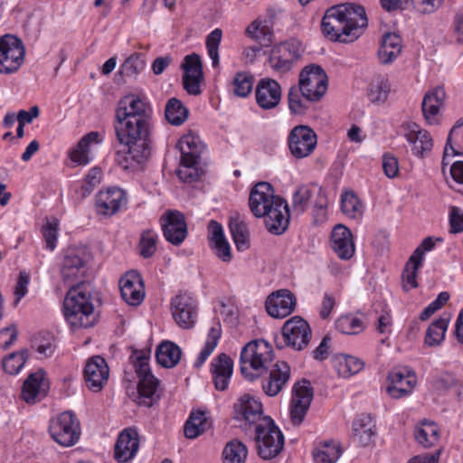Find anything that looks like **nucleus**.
Instances as JSON below:
<instances>
[{
    "mask_svg": "<svg viewBox=\"0 0 463 463\" xmlns=\"http://www.w3.org/2000/svg\"><path fill=\"white\" fill-rule=\"evenodd\" d=\"M364 8L346 3L328 8L322 19L321 29L331 41L349 43L357 40L367 27Z\"/></svg>",
    "mask_w": 463,
    "mask_h": 463,
    "instance_id": "obj_1",
    "label": "nucleus"
},
{
    "mask_svg": "<svg viewBox=\"0 0 463 463\" xmlns=\"http://www.w3.org/2000/svg\"><path fill=\"white\" fill-rule=\"evenodd\" d=\"M249 206L257 218H264L267 230L276 235L282 234L289 223V208L286 200L274 194L267 182L255 184L250 194Z\"/></svg>",
    "mask_w": 463,
    "mask_h": 463,
    "instance_id": "obj_2",
    "label": "nucleus"
},
{
    "mask_svg": "<svg viewBox=\"0 0 463 463\" xmlns=\"http://www.w3.org/2000/svg\"><path fill=\"white\" fill-rule=\"evenodd\" d=\"M114 129L118 142L128 147L133 160L141 164L148 158L151 119L115 118Z\"/></svg>",
    "mask_w": 463,
    "mask_h": 463,
    "instance_id": "obj_3",
    "label": "nucleus"
},
{
    "mask_svg": "<svg viewBox=\"0 0 463 463\" xmlns=\"http://www.w3.org/2000/svg\"><path fill=\"white\" fill-rule=\"evenodd\" d=\"M64 317L72 330L93 326L97 322L91 295L85 285L72 286L64 299Z\"/></svg>",
    "mask_w": 463,
    "mask_h": 463,
    "instance_id": "obj_4",
    "label": "nucleus"
},
{
    "mask_svg": "<svg viewBox=\"0 0 463 463\" xmlns=\"http://www.w3.org/2000/svg\"><path fill=\"white\" fill-rule=\"evenodd\" d=\"M177 147L181 153L180 165L176 170L178 177L185 183L197 181L200 177L198 164L204 150L200 137L189 132L180 138Z\"/></svg>",
    "mask_w": 463,
    "mask_h": 463,
    "instance_id": "obj_5",
    "label": "nucleus"
},
{
    "mask_svg": "<svg viewBox=\"0 0 463 463\" xmlns=\"http://www.w3.org/2000/svg\"><path fill=\"white\" fill-rule=\"evenodd\" d=\"M138 377L137 402L145 407H152L160 399V382L149 368L146 352L136 351L130 357Z\"/></svg>",
    "mask_w": 463,
    "mask_h": 463,
    "instance_id": "obj_6",
    "label": "nucleus"
},
{
    "mask_svg": "<svg viewBox=\"0 0 463 463\" xmlns=\"http://www.w3.org/2000/svg\"><path fill=\"white\" fill-rule=\"evenodd\" d=\"M272 360L273 350L268 342L251 341L241 352V372L246 379L253 381L259 373L271 365Z\"/></svg>",
    "mask_w": 463,
    "mask_h": 463,
    "instance_id": "obj_7",
    "label": "nucleus"
},
{
    "mask_svg": "<svg viewBox=\"0 0 463 463\" xmlns=\"http://www.w3.org/2000/svg\"><path fill=\"white\" fill-rule=\"evenodd\" d=\"M258 453L264 459L276 457L283 449L284 436L270 417L263 418L255 426Z\"/></svg>",
    "mask_w": 463,
    "mask_h": 463,
    "instance_id": "obj_8",
    "label": "nucleus"
},
{
    "mask_svg": "<svg viewBox=\"0 0 463 463\" xmlns=\"http://www.w3.org/2000/svg\"><path fill=\"white\" fill-rule=\"evenodd\" d=\"M49 432L61 446L71 447L80 439V424L74 413L64 411L51 420Z\"/></svg>",
    "mask_w": 463,
    "mask_h": 463,
    "instance_id": "obj_9",
    "label": "nucleus"
},
{
    "mask_svg": "<svg viewBox=\"0 0 463 463\" xmlns=\"http://www.w3.org/2000/svg\"><path fill=\"white\" fill-rule=\"evenodd\" d=\"M25 50L23 42L14 35L0 37V74L16 72L24 61Z\"/></svg>",
    "mask_w": 463,
    "mask_h": 463,
    "instance_id": "obj_10",
    "label": "nucleus"
},
{
    "mask_svg": "<svg viewBox=\"0 0 463 463\" xmlns=\"http://www.w3.org/2000/svg\"><path fill=\"white\" fill-rule=\"evenodd\" d=\"M295 87L302 91V96L318 101L326 92L327 76L322 67L308 65L301 71L298 85Z\"/></svg>",
    "mask_w": 463,
    "mask_h": 463,
    "instance_id": "obj_11",
    "label": "nucleus"
},
{
    "mask_svg": "<svg viewBox=\"0 0 463 463\" xmlns=\"http://www.w3.org/2000/svg\"><path fill=\"white\" fill-rule=\"evenodd\" d=\"M89 253L83 249H73L66 253L62 267L61 279L70 288L72 286L84 285L83 278L87 272Z\"/></svg>",
    "mask_w": 463,
    "mask_h": 463,
    "instance_id": "obj_12",
    "label": "nucleus"
},
{
    "mask_svg": "<svg viewBox=\"0 0 463 463\" xmlns=\"http://www.w3.org/2000/svg\"><path fill=\"white\" fill-rule=\"evenodd\" d=\"M303 52L301 43L296 39L280 43L273 47L269 56L270 67L279 73L289 71Z\"/></svg>",
    "mask_w": 463,
    "mask_h": 463,
    "instance_id": "obj_13",
    "label": "nucleus"
},
{
    "mask_svg": "<svg viewBox=\"0 0 463 463\" xmlns=\"http://www.w3.org/2000/svg\"><path fill=\"white\" fill-rule=\"evenodd\" d=\"M314 391L309 381L302 379L292 388L289 415L292 423L299 426L306 417L313 400Z\"/></svg>",
    "mask_w": 463,
    "mask_h": 463,
    "instance_id": "obj_14",
    "label": "nucleus"
},
{
    "mask_svg": "<svg viewBox=\"0 0 463 463\" xmlns=\"http://www.w3.org/2000/svg\"><path fill=\"white\" fill-rule=\"evenodd\" d=\"M170 309L178 326L183 329L194 326L197 318V302L192 295L180 292L171 299Z\"/></svg>",
    "mask_w": 463,
    "mask_h": 463,
    "instance_id": "obj_15",
    "label": "nucleus"
},
{
    "mask_svg": "<svg viewBox=\"0 0 463 463\" xmlns=\"http://www.w3.org/2000/svg\"><path fill=\"white\" fill-rule=\"evenodd\" d=\"M291 155L298 159L309 156L317 144L315 131L307 126L299 125L291 129L288 137Z\"/></svg>",
    "mask_w": 463,
    "mask_h": 463,
    "instance_id": "obj_16",
    "label": "nucleus"
},
{
    "mask_svg": "<svg viewBox=\"0 0 463 463\" xmlns=\"http://www.w3.org/2000/svg\"><path fill=\"white\" fill-rule=\"evenodd\" d=\"M282 337L288 346L300 351L307 346L311 339V328L306 320L296 316L284 324Z\"/></svg>",
    "mask_w": 463,
    "mask_h": 463,
    "instance_id": "obj_17",
    "label": "nucleus"
},
{
    "mask_svg": "<svg viewBox=\"0 0 463 463\" xmlns=\"http://www.w3.org/2000/svg\"><path fill=\"white\" fill-rule=\"evenodd\" d=\"M160 223L165 239L171 244L179 246L187 237L186 222L179 211H166L161 216Z\"/></svg>",
    "mask_w": 463,
    "mask_h": 463,
    "instance_id": "obj_18",
    "label": "nucleus"
},
{
    "mask_svg": "<svg viewBox=\"0 0 463 463\" xmlns=\"http://www.w3.org/2000/svg\"><path fill=\"white\" fill-rule=\"evenodd\" d=\"M402 128L405 139L411 145V152L415 156L423 158L431 152L433 139L427 130L412 121L404 122Z\"/></svg>",
    "mask_w": 463,
    "mask_h": 463,
    "instance_id": "obj_19",
    "label": "nucleus"
},
{
    "mask_svg": "<svg viewBox=\"0 0 463 463\" xmlns=\"http://www.w3.org/2000/svg\"><path fill=\"white\" fill-rule=\"evenodd\" d=\"M128 202L124 190L118 187H110L99 191L96 195V210L98 214L112 216L118 213Z\"/></svg>",
    "mask_w": 463,
    "mask_h": 463,
    "instance_id": "obj_20",
    "label": "nucleus"
},
{
    "mask_svg": "<svg viewBox=\"0 0 463 463\" xmlns=\"http://www.w3.org/2000/svg\"><path fill=\"white\" fill-rule=\"evenodd\" d=\"M182 68L184 70V89L191 95L200 94V84L203 78L200 56L196 53L186 55L182 63Z\"/></svg>",
    "mask_w": 463,
    "mask_h": 463,
    "instance_id": "obj_21",
    "label": "nucleus"
},
{
    "mask_svg": "<svg viewBox=\"0 0 463 463\" xmlns=\"http://www.w3.org/2000/svg\"><path fill=\"white\" fill-rule=\"evenodd\" d=\"M115 118L151 119V109L138 96L127 95L119 100Z\"/></svg>",
    "mask_w": 463,
    "mask_h": 463,
    "instance_id": "obj_22",
    "label": "nucleus"
},
{
    "mask_svg": "<svg viewBox=\"0 0 463 463\" xmlns=\"http://www.w3.org/2000/svg\"><path fill=\"white\" fill-rule=\"evenodd\" d=\"M297 299L288 289L272 292L266 300V310L274 318H284L290 315L296 307Z\"/></svg>",
    "mask_w": 463,
    "mask_h": 463,
    "instance_id": "obj_23",
    "label": "nucleus"
},
{
    "mask_svg": "<svg viewBox=\"0 0 463 463\" xmlns=\"http://www.w3.org/2000/svg\"><path fill=\"white\" fill-rule=\"evenodd\" d=\"M388 381L386 391L391 397L395 399L408 395L416 384L414 373L406 367L391 371Z\"/></svg>",
    "mask_w": 463,
    "mask_h": 463,
    "instance_id": "obj_24",
    "label": "nucleus"
},
{
    "mask_svg": "<svg viewBox=\"0 0 463 463\" xmlns=\"http://www.w3.org/2000/svg\"><path fill=\"white\" fill-rule=\"evenodd\" d=\"M109 369L106 360L96 355L90 358L84 368V379L88 388L93 392H99L107 383Z\"/></svg>",
    "mask_w": 463,
    "mask_h": 463,
    "instance_id": "obj_25",
    "label": "nucleus"
},
{
    "mask_svg": "<svg viewBox=\"0 0 463 463\" xmlns=\"http://www.w3.org/2000/svg\"><path fill=\"white\" fill-rule=\"evenodd\" d=\"M234 419L239 421H244L245 424H255L261 420L262 404L260 401L250 394L242 395L233 405Z\"/></svg>",
    "mask_w": 463,
    "mask_h": 463,
    "instance_id": "obj_26",
    "label": "nucleus"
},
{
    "mask_svg": "<svg viewBox=\"0 0 463 463\" xmlns=\"http://www.w3.org/2000/svg\"><path fill=\"white\" fill-rule=\"evenodd\" d=\"M256 103L265 110L275 109L281 100V87L277 80L263 78L255 89Z\"/></svg>",
    "mask_w": 463,
    "mask_h": 463,
    "instance_id": "obj_27",
    "label": "nucleus"
},
{
    "mask_svg": "<svg viewBox=\"0 0 463 463\" xmlns=\"http://www.w3.org/2000/svg\"><path fill=\"white\" fill-rule=\"evenodd\" d=\"M269 376L262 381L263 392L270 397L278 395L290 378V367L284 361H278L269 367Z\"/></svg>",
    "mask_w": 463,
    "mask_h": 463,
    "instance_id": "obj_28",
    "label": "nucleus"
},
{
    "mask_svg": "<svg viewBox=\"0 0 463 463\" xmlns=\"http://www.w3.org/2000/svg\"><path fill=\"white\" fill-rule=\"evenodd\" d=\"M330 247L339 259L350 260L355 251L351 231L342 224L335 226L331 232Z\"/></svg>",
    "mask_w": 463,
    "mask_h": 463,
    "instance_id": "obj_29",
    "label": "nucleus"
},
{
    "mask_svg": "<svg viewBox=\"0 0 463 463\" xmlns=\"http://www.w3.org/2000/svg\"><path fill=\"white\" fill-rule=\"evenodd\" d=\"M122 298L130 306L139 305L145 297L141 276L137 271L127 272L119 281Z\"/></svg>",
    "mask_w": 463,
    "mask_h": 463,
    "instance_id": "obj_30",
    "label": "nucleus"
},
{
    "mask_svg": "<svg viewBox=\"0 0 463 463\" xmlns=\"http://www.w3.org/2000/svg\"><path fill=\"white\" fill-rule=\"evenodd\" d=\"M139 447L138 434L136 430L125 429L118 435L115 444L114 457L118 462L123 463L132 459Z\"/></svg>",
    "mask_w": 463,
    "mask_h": 463,
    "instance_id": "obj_31",
    "label": "nucleus"
},
{
    "mask_svg": "<svg viewBox=\"0 0 463 463\" xmlns=\"http://www.w3.org/2000/svg\"><path fill=\"white\" fill-rule=\"evenodd\" d=\"M446 92L441 87L434 88L425 93L421 103V109L425 120L430 125L438 123V115L440 109L444 106Z\"/></svg>",
    "mask_w": 463,
    "mask_h": 463,
    "instance_id": "obj_32",
    "label": "nucleus"
},
{
    "mask_svg": "<svg viewBox=\"0 0 463 463\" xmlns=\"http://www.w3.org/2000/svg\"><path fill=\"white\" fill-rule=\"evenodd\" d=\"M233 361L226 354H220L211 363V373L214 386L219 391L227 389L232 374Z\"/></svg>",
    "mask_w": 463,
    "mask_h": 463,
    "instance_id": "obj_33",
    "label": "nucleus"
},
{
    "mask_svg": "<svg viewBox=\"0 0 463 463\" xmlns=\"http://www.w3.org/2000/svg\"><path fill=\"white\" fill-rule=\"evenodd\" d=\"M209 240L212 241V248L216 256L223 262H230L232 260L231 247L225 239L222 226L216 221L209 223Z\"/></svg>",
    "mask_w": 463,
    "mask_h": 463,
    "instance_id": "obj_34",
    "label": "nucleus"
},
{
    "mask_svg": "<svg viewBox=\"0 0 463 463\" xmlns=\"http://www.w3.org/2000/svg\"><path fill=\"white\" fill-rule=\"evenodd\" d=\"M47 383L43 371L34 372L27 377L22 388V398L26 402H34L36 398L45 394Z\"/></svg>",
    "mask_w": 463,
    "mask_h": 463,
    "instance_id": "obj_35",
    "label": "nucleus"
},
{
    "mask_svg": "<svg viewBox=\"0 0 463 463\" xmlns=\"http://www.w3.org/2000/svg\"><path fill=\"white\" fill-rule=\"evenodd\" d=\"M402 52V39L393 33H387L383 36L378 51V58L382 64L392 62Z\"/></svg>",
    "mask_w": 463,
    "mask_h": 463,
    "instance_id": "obj_36",
    "label": "nucleus"
},
{
    "mask_svg": "<svg viewBox=\"0 0 463 463\" xmlns=\"http://www.w3.org/2000/svg\"><path fill=\"white\" fill-rule=\"evenodd\" d=\"M211 425L204 411H193L184 424V432L187 439H195L210 429Z\"/></svg>",
    "mask_w": 463,
    "mask_h": 463,
    "instance_id": "obj_37",
    "label": "nucleus"
},
{
    "mask_svg": "<svg viewBox=\"0 0 463 463\" xmlns=\"http://www.w3.org/2000/svg\"><path fill=\"white\" fill-rule=\"evenodd\" d=\"M354 438L362 446H368L374 437L375 425L373 419L368 414L361 415L354 422Z\"/></svg>",
    "mask_w": 463,
    "mask_h": 463,
    "instance_id": "obj_38",
    "label": "nucleus"
},
{
    "mask_svg": "<svg viewBox=\"0 0 463 463\" xmlns=\"http://www.w3.org/2000/svg\"><path fill=\"white\" fill-rule=\"evenodd\" d=\"M340 445L334 440L320 442L313 451L315 463H335L341 456Z\"/></svg>",
    "mask_w": 463,
    "mask_h": 463,
    "instance_id": "obj_39",
    "label": "nucleus"
},
{
    "mask_svg": "<svg viewBox=\"0 0 463 463\" xmlns=\"http://www.w3.org/2000/svg\"><path fill=\"white\" fill-rule=\"evenodd\" d=\"M99 133L94 131L82 137L77 146L70 152L71 161L79 165H87L90 162V145L91 143H99Z\"/></svg>",
    "mask_w": 463,
    "mask_h": 463,
    "instance_id": "obj_40",
    "label": "nucleus"
},
{
    "mask_svg": "<svg viewBox=\"0 0 463 463\" xmlns=\"http://www.w3.org/2000/svg\"><path fill=\"white\" fill-rule=\"evenodd\" d=\"M181 349L172 342H163L156 349V358L159 364L165 368L175 366L181 358Z\"/></svg>",
    "mask_w": 463,
    "mask_h": 463,
    "instance_id": "obj_41",
    "label": "nucleus"
},
{
    "mask_svg": "<svg viewBox=\"0 0 463 463\" xmlns=\"http://www.w3.org/2000/svg\"><path fill=\"white\" fill-rule=\"evenodd\" d=\"M221 335L222 326L220 321L216 320L210 328L204 346L194 362V366L196 368L201 367L203 364V363L207 360V358L210 356V354L213 352V350L217 346Z\"/></svg>",
    "mask_w": 463,
    "mask_h": 463,
    "instance_id": "obj_42",
    "label": "nucleus"
},
{
    "mask_svg": "<svg viewBox=\"0 0 463 463\" xmlns=\"http://www.w3.org/2000/svg\"><path fill=\"white\" fill-rule=\"evenodd\" d=\"M416 440L424 448H430L437 443L439 438V429L432 421H423L414 432Z\"/></svg>",
    "mask_w": 463,
    "mask_h": 463,
    "instance_id": "obj_43",
    "label": "nucleus"
},
{
    "mask_svg": "<svg viewBox=\"0 0 463 463\" xmlns=\"http://www.w3.org/2000/svg\"><path fill=\"white\" fill-rule=\"evenodd\" d=\"M334 364L338 374L342 377H349L359 373L364 367V362L354 356L339 354L334 359Z\"/></svg>",
    "mask_w": 463,
    "mask_h": 463,
    "instance_id": "obj_44",
    "label": "nucleus"
},
{
    "mask_svg": "<svg viewBox=\"0 0 463 463\" xmlns=\"http://www.w3.org/2000/svg\"><path fill=\"white\" fill-rule=\"evenodd\" d=\"M248 449L238 439L229 441L222 450L223 463H245Z\"/></svg>",
    "mask_w": 463,
    "mask_h": 463,
    "instance_id": "obj_45",
    "label": "nucleus"
},
{
    "mask_svg": "<svg viewBox=\"0 0 463 463\" xmlns=\"http://www.w3.org/2000/svg\"><path fill=\"white\" fill-rule=\"evenodd\" d=\"M188 113V109L176 98H171L165 105V118L174 126L182 125L186 120Z\"/></svg>",
    "mask_w": 463,
    "mask_h": 463,
    "instance_id": "obj_46",
    "label": "nucleus"
},
{
    "mask_svg": "<svg viewBox=\"0 0 463 463\" xmlns=\"http://www.w3.org/2000/svg\"><path fill=\"white\" fill-rule=\"evenodd\" d=\"M246 34L260 43V45H268L271 43L272 31L266 22L256 19L251 22L245 31Z\"/></svg>",
    "mask_w": 463,
    "mask_h": 463,
    "instance_id": "obj_47",
    "label": "nucleus"
},
{
    "mask_svg": "<svg viewBox=\"0 0 463 463\" xmlns=\"http://www.w3.org/2000/svg\"><path fill=\"white\" fill-rule=\"evenodd\" d=\"M230 231L238 250L248 248L249 231L244 221L238 216L230 219Z\"/></svg>",
    "mask_w": 463,
    "mask_h": 463,
    "instance_id": "obj_48",
    "label": "nucleus"
},
{
    "mask_svg": "<svg viewBox=\"0 0 463 463\" xmlns=\"http://www.w3.org/2000/svg\"><path fill=\"white\" fill-rule=\"evenodd\" d=\"M288 99L289 110L297 115L305 114L309 109L311 103L316 101L302 96V91L298 90L295 86L289 89Z\"/></svg>",
    "mask_w": 463,
    "mask_h": 463,
    "instance_id": "obj_49",
    "label": "nucleus"
},
{
    "mask_svg": "<svg viewBox=\"0 0 463 463\" xmlns=\"http://www.w3.org/2000/svg\"><path fill=\"white\" fill-rule=\"evenodd\" d=\"M448 324L449 320L442 317L432 322L426 332V345L430 346L439 345L444 339Z\"/></svg>",
    "mask_w": 463,
    "mask_h": 463,
    "instance_id": "obj_50",
    "label": "nucleus"
},
{
    "mask_svg": "<svg viewBox=\"0 0 463 463\" xmlns=\"http://www.w3.org/2000/svg\"><path fill=\"white\" fill-rule=\"evenodd\" d=\"M222 39V31L220 28L214 29L206 36L205 45L207 53L212 60V65L213 68H218L220 65L219 46Z\"/></svg>",
    "mask_w": 463,
    "mask_h": 463,
    "instance_id": "obj_51",
    "label": "nucleus"
},
{
    "mask_svg": "<svg viewBox=\"0 0 463 463\" xmlns=\"http://www.w3.org/2000/svg\"><path fill=\"white\" fill-rule=\"evenodd\" d=\"M335 328L342 334L357 335L364 329V325L359 317L346 315L335 321Z\"/></svg>",
    "mask_w": 463,
    "mask_h": 463,
    "instance_id": "obj_52",
    "label": "nucleus"
},
{
    "mask_svg": "<svg viewBox=\"0 0 463 463\" xmlns=\"http://www.w3.org/2000/svg\"><path fill=\"white\" fill-rule=\"evenodd\" d=\"M389 91L388 80L383 77H377L370 84L368 98L373 103H382L387 99Z\"/></svg>",
    "mask_w": 463,
    "mask_h": 463,
    "instance_id": "obj_53",
    "label": "nucleus"
},
{
    "mask_svg": "<svg viewBox=\"0 0 463 463\" xmlns=\"http://www.w3.org/2000/svg\"><path fill=\"white\" fill-rule=\"evenodd\" d=\"M342 212L349 218L356 219L363 214V206L357 196L353 193H345L341 199Z\"/></svg>",
    "mask_w": 463,
    "mask_h": 463,
    "instance_id": "obj_54",
    "label": "nucleus"
},
{
    "mask_svg": "<svg viewBox=\"0 0 463 463\" xmlns=\"http://www.w3.org/2000/svg\"><path fill=\"white\" fill-rule=\"evenodd\" d=\"M312 196V189L309 185L303 184L297 188L292 196V208L298 213H303L308 206Z\"/></svg>",
    "mask_w": 463,
    "mask_h": 463,
    "instance_id": "obj_55",
    "label": "nucleus"
},
{
    "mask_svg": "<svg viewBox=\"0 0 463 463\" xmlns=\"http://www.w3.org/2000/svg\"><path fill=\"white\" fill-rule=\"evenodd\" d=\"M146 67V60L143 54L135 52L126 59L121 66L122 73L128 77H135Z\"/></svg>",
    "mask_w": 463,
    "mask_h": 463,
    "instance_id": "obj_56",
    "label": "nucleus"
},
{
    "mask_svg": "<svg viewBox=\"0 0 463 463\" xmlns=\"http://www.w3.org/2000/svg\"><path fill=\"white\" fill-rule=\"evenodd\" d=\"M158 235L153 230H146L142 232L139 248L143 258L152 257L157 249Z\"/></svg>",
    "mask_w": 463,
    "mask_h": 463,
    "instance_id": "obj_57",
    "label": "nucleus"
},
{
    "mask_svg": "<svg viewBox=\"0 0 463 463\" xmlns=\"http://www.w3.org/2000/svg\"><path fill=\"white\" fill-rule=\"evenodd\" d=\"M458 139V146L462 149L463 153V118H460L457 124L451 128L449 134L448 136L447 144L444 148V156H443V165H445V160L449 156H453L456 154L451 143L453 139Z\"/></svg>",
    "mask_w": 463,
    "mask_h": 463,
    "instance_id": "obj_58",
    "label": "nucleus"
},
{
    "mask_svg": "<svg viewBox=\"0 0 463 463\" xmlns=\"http://www.w3.org/2000/svg\"><path fill=\"white\" fill-rule=\"evenodd\" d=\"M253 77L246 72L236 73L233 80V92L236 96L245 98L252 90Z\"/></svg>",
    "mask_w": 463,
    "mask_h": 463,
    "instance_id": "obj_59",
    "label": "nucleus"
},
{
    "mask_svg": "<svg viewBox=\"0 0 463 463\" xmlns=\"http://www.w3.org/2000/svg\"><path fill=\"white\" fill-rule=\"evenodd\" d=\"M421 265L422 263L418 262L417 260L412 261L411 257H410L409 260L407 261L402 272L403 288L406 291L418 287L416 279L418 269Z\"/></svg>",
    "mask_w": 463,
    "mask_h": 463,
    "instance_id": "obj_60",
    "label": "nucleus"
},
{
    "mask_svg": "<svg viewBox=\"0 0 463 463\" xmlns=\"http://www.w3.org/2000/svg\"><path fill=\"white\" fill-rule=\"evenodd\" d=\"M26 354L25 350L10 354L3 360L4 370L9 374L18 373L27 359Z\"/></svg>",
    "mask_w": 463,
    "mask_h": 463,
    "instance_id": "obj_61",
    "label": "nucleus"
},
{
    "mask_svg": "<svg viewBox=\"0 0 463 463\" xmlns=\"http://www.w3.org/2000/svg\"><path fill=\"white\" fill-rule=\"evenodd\" d=\"M102 171L99 167L91 168L87 174L81 185L82 196H87L92 193L97 185L100 184Z\"/></svg>",
    "mask_w": 463,
    "mask_h": 463,
    "instance_id": "obj_62",
    "label": "nucleus"
},
{
    "mask_svg": "<svg viewBox=\"0 0 463 463\" xmlns=\"http://www.w3.org/2000/svg\"><path fill=\"white\" fill-rule=\"evenodd\" d=\"M43 235L46 242V247L53 250L56 247L58 237V221L53 220L52 222H48L43 228Z\"/></svg>",
    "mask_w": 463,
    "mask_h": 463,
    "instance_id": "obj_63",
    "label": "nucleus"
},
{
    "mask_svg": "<svg viewBox=\"0 0 463 463\" xmlns=\"http://www.w3.org/2000/svg\"><path fill=\"white\" fill-rule=\"evenodd\" d=\"M457 378L449 373H442L433 380V388L439 392L452 389L457 383Z\"/></svg>",
    "mask_w": 463,
    "mask_h": 463,
    "instance_id": "obj_64",
    "label": "nucleus"
}]
</instances>
